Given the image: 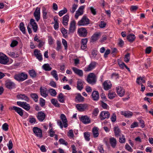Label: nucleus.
<instances>
[{
    "instance_id": "f3484780",
    "label": "nucleus",
    "mask_w": 153,
    "mask_h": 153,
    "mask_svg": "<svg viewBox=\"0 0 153 153\" xmlns=\"http://www.w3.org/2000/svg\"><path fill=\"white\" fill-rule=\"evenodd\" d=\"M96 63L95 62H91L88 66L85 68L84 71L88 72L92 70L96 67Z\"/></svg>"
},
{
    "instance_id": "1a4fd4ad",
    "label": "nucleus",
    "mask_w": 153,
    "mask_h": 153,
    "mask_svg": "<svg viewBox=\"0 0 153 153\" xmlns=\"http://www.w3.org/2000/svg\"><path fill=\"white\" fill-rule=\"evenodd\" d=\"M17 103L18 105L27 111L29 110L30 108V106L29 105L25 102L18 101L17 102Z\"/></svg>"
},
{
    "instance_id": "79ce46f5",
    "label": "nucleus",
    "mask_w": 153,
    "mask_h": 153,
    "mask_svg": "<svg viewBox=\"0 0 153 153\" xmlns=\"http://www.w3.org/2000/svg\"><path fill=\"white\" fill-rule=\"evenodd\" d=\"M31 97L35 102H37L38 101V96L36 93H31L30 94Z\"/></svg>"
},
{
    "instance_id": "5fc2aeb1",
    "label": "nucleus",
    "mask_w": 153,
    "mask_h": 153,
    "mask_svg": "<svg viewBox=\"0 0 153 153\" xmlns=\"http://www.w3.org/2000/svg\"><path fill=\"white\" fill-rule=\"evenodd\" d=\"M117 116L116 114L114 113H113L111 117V119L112 122H114L116 120Z\"/></svg>"
},
{
    "instance_id": "49530a36",
    "label": "nucleus",
    "mask_w": 153,
    "mask_h": 153,
    "mask_svg": "<svg viewBox=\"0 0 153 153\" xmlns=\"http://www.w3.org/2000/svg\"><path fill=\"white\" fill-rule=\"evenodd\" d=\"M29 74L30 76L32 78L35 77L36 75V74L35 71L33 70H29Z\"/></svg>"
},
{
    "instance_id": "bf43d9fd",
    "label": "nucleus",
    "mask_w": 153,
    "mask_h": 153,
    "mask_svg": "<svg viewBox=\"0 0 153 153\" xmlns=\"http://www.w3.org/2000/svg\"><path fill=\"white\" fill-rule=\"evenodd\" d=\"M108 98L110 99H112L115 97L116 95V94L115 93L110 92L108 94Z\"/></svg>"
},
{
    "instance_id": "5701e85b",
    "label": "nucleus",
    "mask_w": 153,
    "mask_h": 153,
    "mask_svg": "<svg viewBox=\"0 0 153 153\" xmlns=\"http://www.w3.org/2000/svg\"><path fill=\"white\" fill-rule=\"evenodd\" d=\"M113 130L115 135L116 137H118L121 136L122 134H121V130L118 126L114 127Z\"/></svg>"
},
{
    "instance_id": "69168bd1",
    "label": "nucleus",
    "mask_w": 153,
    "mask_h": 153,
    "mask_svg": "<svg viewBox=\"0 0 153 153\" xmlns=\"http://www.w3.org/2000/svg\"><path fill=\"white\" fill-rule=\"evenodd\" d=\"M7 145L9 150H11L12 149L13 147V144L11 140H9V143L7 144Z\"/></svg>"
},
{
    "instance_id": "8fccbe9b",
    "label": "nucleus",
    "mask_w": 153,
    "mask_h": 153,
    "mask_svg": "<svg viewBox=\"0 0 153 153\" xmlns=\"http://www.w3.org/2000/svg\"><path fill=\"white\" fill-rule=\"evenodd\" d=\"M78 5L75 4H74L72 6V8L70 9V11L71 13H73L75 11L77 8Z\"/></svg>"
},
{
    "instance_id": "393cba45",
    "label": "nucleus",
    "mask_w": 153,
    "mask_h": 153,
    "mask_svg": "<svg viewBox=\"0 0 153 153\" xmlns=\"http://www.w3.org/2000/svg\"><path fill=\"white\" fill-rule=\"evenodd\" d=\"M72 69L74 73L79 76H83V73L82 70L74 67H73Z\"/></svg>"
},
{
    "instance_id": "0eeeda50",
    "label": "nucleus",
    "mask_w": 153,
    "mask_h": 153,
    "mask_svg": "<svg viewBox=\"0 0 153 153\" xmlns=\"http://www.w3.org/2000/svg\"><path fill=\"white\" fill-rule=\"evenodd\" d=\"M110 115V114L108 111H102L100 114V118L101 120L108 119L109 118Z\"/></svg>"
},
{
    "instance_id": "a878e982",
    "label": "nucleus",
    "mask_w": 153,
    "mask_h": 153,
    "mask_svg": "<svg viewBox=\"0 0 153 153\" xmlns=\"http://www.w3.org/2000/svg\"><path fill=\"white\" fill-rule=\"evenodd\" d=\"M121 113L122 115L126 118L131 117L133 114L132 112L129 111H122Z\"/></svg>"
},
{
    "instance_id": "3c124183",
    "label": "nucleus",
    "mask_w": 153,
    "mask_h": 153,
    "mask_svg": "<svg viewBox=\"0 0 153 153\" xmlns=\"http://www.w3.org/2000/svg\"><path fill=\"white\" fill-rule=\"evenodd\" d=\"M50 93L51 95L52 96H55L57 94L56 90L53 89H51L49 90Z\"/></svg>"
},
{
    "instance_id": "9d476101",
    "label": "nucleus",
    "mask_w": 153,
    "mask_h": 153,
    "mask_svg": "<svg viewBox=\"0 0 153 153\" xmlns=\"http://www.w3.org/2000/svg\"><path fill=\"white\" fill-rule=\"evenodd\" d=\"M5 85L7 88L10 89L15 88V83L10 79L7 80L6 81Z\"/></svg>"
},
{
    "instance_id": "09e8293b",
    "label": "nucleus",
    "mask_w": 153,
    "mask_h": 153,
    "mask_svg": "<svg viewBox=\"0 0 153 153\" xmlns=\"http://www.w3.org/2000/svg\"><path fill=\"white\" fill-rule=\"evenodd\" d=\"M67 9L64 7L63 10H60L59 12V15L61 17L64 14L67 13Z\"/></svg>"
},
{
    "instance_id": "20e7f679",
    "label": "nucleus",
    "mask_w": 153,
    "mask_h": 153,
    "mask_svg": "<svg viewBox=\"0 0 153 153\" xmlns=\"http://www.w3.org/2000/svg\"><path fill=\"white\" fill-rule=\"evenodd\" d=\"M90 24V20L85 16H83L81 19L77 23L78 26H87Z\"/></svg>"
},
{
    "instance_id": "c85d7f7f",
    "label": "nucleus",
    "mask_w": 153,
    "mask_h": 153,
    "mask_svg": "<svg viewBox=\"0 0 153 153\" xmlns=\"http://www.w3.org/2000/svg\"><path fill=\"white\" fill-rule=\"evenodd\" d=\"M69 18V16L68 14L65 15L63 17L62 24L64 25L67 26L68 25Z\"/></svg>"
},
{
    "instance_id": "f257e3e1",
    "label": "nucleus",
    "mask_w": 153,
    "mask_h": 153,
    "mask_svg": "<svg viewBox=\"0 0 153 153\" xmlns=\"http://www.w3.org/2000/svg\"><path fill=\"white\" fill-rule=\"evenodd\" d=\"M60 118L62 121L63 124L61 120H58L57 122L58 125L61 129L63 128V126L65 128L67 127L68 126V121L65 116L63 114H62L61 115Z\"/></svg>"
},
{
    "instance_id": "f704fd0d",
    "label": "nucleus",
    "mask_w": 153,
    "mask_h": 153,
    "mask_svg": "<svg viewBox=\"0 0 153 153\" xmlns=\"http://www.w3.org/2000/svg\"><path fill=\"white\" fill-rule=\"evenodd\" d=\"M98 129L97 127H94L92 129V133L94 137H98L99 135L98 133Z\"/></svg>"
},
{
    "instance_id": "b1692460",
    "label": "nucleus",
    "mask_w": 153,
    "mask_h": 153,
    "mask_svg": "<svg viewBox=\"0 0 153 153\" xmlns=\"http://www.w3.org/2000/svg\"><path fill=\"white\" fill-rule=\"evenodd\" d=\"M11 109L15 110L18 114L20 116H22L23 115V110L20 108L18 107L15 106H13L11 107Z\"/></svg>"
},
{
    "instance_id": "e2e57ef3",
    "label": "nucleus",
    "mask_w": 153,
    "mask_h": 153,
    "mask_svg": "<svg viewBox=\"0 0 153 153\" xmlns=\"http://www.w3.org/2000/svg\"><path fill=\"white\" fill-rule=\"evenodd\" d=\"M45 100L42 98L40 99L39 104L42 107L44 106L45 105Z\"/></svg>"
},
{
    "instance_id": "052dcab7",
    "label": "nucleus",
    "mask_w": 153,
    "mask_h": 153,
    "mask_svg": "<svg viewBox=\"0 0 153 153\" xmlns=\"http://www.w3.org/2000/svg\"><path fill=\"white\" fill-rule=\"evenodd\" d=\"M62 42L64 46L65 49V50H67L68 48V45L67 41L65 39H62Z\"/></svg>"
},
{
    "instance_id": "c9c22d12",
    "label": "nucleus",
    "mask_w": 153,
    "mask_h": 153,
    "mask_svg": "<svg viewBox=\"0 0 153 153\" xmlns=\"http://www.w3.org/2000/svg\"><path fill=\"white\" fill-rule=\"evenodd\" d=\"M42 13H43V19H47L48 17L47 16L48 12L47 9L45 7H42Z\"/></svg>"
},
{
    "instance_id": "603ef678",
    "label": "nucleus",
    "mask_w": 153,
    "mask_h": 153,
    "mask_svg": "<svg viewBox=\"0 0 153 153\" xmlns=\"http://www.w3.org/2000/svg\"><path fill=\"white\" fill-rule=\"evenodd\" d=\"M56 44L57 46L56 48V49L57 51H59L62 48L61 42L59 40H57L56 41Z\"/></svg>"
},
{
    "instance_id": "e433bc0d",
    "label": "nucleus",
    "mask_w": 153,
    "mask_h": 153,
    "mask_svg": "<svg viewBox=\"0 0 153 153\" xmlns=\"http://www.w3.org/2000/svg\"><path fill=\"white\" fill-rule=\"evenodd\" d=\"M99 36V34L98 33H95L91 37V41L92 42H94L97 40L98 39Z\"/></svg>"
},
{
    "instance_id": "ddd939ff",
    "label": "nucleus",
    "mask_w": 153,
    "mask_h": 153,
    "mask_svg": "<svg viewBox=\"0 0 153 153\" xmlns=\"http://www.w3.org/2000/svg\"><path fill=\"white\" fill-rule=\"evenodd\" d=\"M84 7H85L84 6H81L76 11V14L75 15V17L76 19H77L79 16H81L83 14V9Z\"/></svg>"
},
{
    "instance_id": "f03ea898",
    "label": "nucleus",
    "mask_w": 153,
    "mask_h": 153,
    "mask_svg": "<svg viewBox=\"0 0 153 153\" xmlns=\"http://www.w3.org/2000/svg\"><path fill=\"white\" fill-rule=\"evenodd\" d=\"M27 75L23 72L16 74L14 76V78L19 82H22L27 79Z\"/></svg>"
},
{
    "instance_id": "2f4dec72",
    "label": "nucleus",
    "mask_w": 153,
    "mask_h": 153,
    "mask_svg": "<svg viewBox=\"0 0 153 153\" xmlns=\"http://www.w3.org/2000/svg\"><path fill=\"white\" fill-rule=\"evenodd\" d=\"M17 97L19 99H21L27 102H28L29 100V98L25 94H19L17 96Z\"/></svg>"
},
{
    "instance_id": "ea45409f",
    "label": "nucleus",
    "mask_w": 153,
    "mask_h": 153,
    "mask_svg": "<svg viewBox=\"0 0 153 153\" xmlns=\"http://www.w3.org/2000/svg\"><path fill=\"white\" fill-rule=\"evenodd\" d=\"M19 28L20 30L22 33L25 34V25L23 22H22L20 23L19 25Z\"/></svg>"
},
{
    "instance_id": "4be33fe9",
    "label": "nucleus",
    "mask_w": 153,
    "mask_h": 153,
    "mask_svg": "<svg viewBox=\"0 0 153 153\" xmlns=\"http://www.w3.org/2000/svg\"><path fill=\"white\" fill-rule=\"evenodd\" d=\"M39 52L40 51L38 50H35L34 52V55L39 61L41 62L43 58L42 55L41 53H39Z\"/></svg>"
},
{
    "instance_id": "4d7b16f0",
    "label": "nucleus",
    "mask_w": 153,
    "mask_h": 153,
    "mask_svg": "<svg viewBox=\"0 0 153 153\" xmlns=\"http://www.w3.org/2000/svg\"><path fill=\"white\" fill-rule=\"evenodd\" d=\"M99 151L101 153H103L104 152V150L103 148V145L100 144L98 147Z\"/></svg>"
},
{
    "instance_id": "37998d69",
    "label": "nucleus",
    "mask_w": 153,
    "mask_h": 153,
    "mask_svg": "<svg viewBox=\"0 0 153 153\" xmlns=\"http://www.w3.org/2000/svg\"><path fill=\"white\" fill-rule=\"evenodd\" d=\"M61 32L63 36L66 38L68 37V34L67 30L65 29L64 28L62 27L61 30Z\"/></svg>"
},
{
    "instance_id": "423d86ee",
    "label": "nucleus",
    "mask_w": 153,
    "mask_h": 153,
    "mask_svg": "<svg viewBox=\"0 0 153 153\" xmlns=\"http://www.w3.org/2000/svg\"><path fill=\"white\" fill-rule=\"evenodd\" d=\"M9 61L8 58L4 54L0 53V63L6 65Z\"/></svg>"
},
{
    "instance_id": "412c9836",
    "label": "nucleus",
    "mask_w": 153,
    "mask_h": 153,
    "mask_svg": "<svg viewBox=\"0 0 153 153\" xmlns=\"http://www.w3.org/2000/svg\"><path fill=\"white\" fill-rule=\"evenodd\" d=\"M40 91L41 95L44 97L45 98L48 95V92L46 88L40 87Z\"/></svg>"
},
{
    "instance_id": "6e6552de",
    "label": "nucleus",
    "mask_w": 153,
    "mask_h": 153,
    "mask_svg": "<svg viewBox=\"0 0 153 153\" xmlns=\"http://www.w3.org/2000/svg\"><path fill=\"white\" fill-rule=\"evenodd\" d=\"M77 33L79 36L84 37H86L88 33L87 30L85 28L83 27L79 28Z\"/></svg>"
},
{
    "instance_id": "39448f33",
    "label": "nucleus",
    "mask_w": 153,
    "mask_h": 153,
    "mask_svg": "<svg viewBox=\"0 0 153 153\" xmlns=\"http://www.w3.org/2000/svg\"><path fill=\"white\" fill-rule=\"evenodd\" d=\"M33 131L36 137L39 138H41L42 137V130L40 128L36 127H35L33 128Z\"/></svg>"
},
{
    "instance_id": "2eb2a0df",
    "label": "nucleus",
    "mask_w": 153,
    "mask_h": 153,
    "mask_svg": "<svg viewBox=\"0 0 153 153\" xmlns=\"http://www.w3.org/2000/svg\"><path fill=\"white\" fill-rule=\"evenodd\" d=\"M80 120L84 124H87L91 123V120L87 115L82 116L79 117Z\"/></svg>"
},
{
    "instance_id": "aec40b11",
    "label": "nucleus",
    "mask_w": 153,
    "mask_h": 153,
    "mask_svg": "<svg viewBox=\"0 0 153 153\" xmlns=\"http://www.w3.org/2000/svg\"><path fill=\"white\" fill-rule=\"evenodd\" d=\"M104 88L105 90H108L111 88L112 86L111 82L109 80L105 81L103 84Z\"/></svg>"
},
{
    "instance_id": "f8f14e48",
    "label": "nucleus",
    "mask_w": 153,
    "mask_h": 153,
    "mask_svg": "<svg viewBox=\"0 0 153 153\" xmlns=\"http://www.w3.org/2000/svg\"><path fill=\"white\" fill-rule=\"evenodd\" d=\"M88 105L86 104H77L76 107L77 109L80 111H83L88 109Z\"/></svg>"
},
{
    "instance_id": "a211bd4d",
    "label": "nucleus",
    "mask_w": 153,
    "mask_h": 153,
    "mask_svg": "<svg viewBox=\"0 0 153 153\" xmlns=\"http://www.w3.org/2000/svg\"><path fill=\"white\" fill-rule=\"evenodd\" d=\"M30 24L34 32H36L38 28V27L36 23L35 22V20L33 19H31L30 21Z\"/></svg>"
},
{
    "instance_id": "bb28decb",
    "label": "nucleus",
    "mask_w": 153,
    "mask_h": 153,
    "mask_svg": "<svg viewBox=\"0 0 153 153\" xmlns=\"http://www.w3.org/2000/svg\"><path fill=\"white\" fill-rule=\"evenodd\" d=\"M83 81L81 79H78L77 82V88L79 90L81 91L83 88Z\"/></svg>"
},
{
    "instance_id": "a18cd8bd",
    "label": "nucleus",
    "mask_w": 153,
    "mask_h": 153,
    "mask_svg": "<svg viewBox=\"0 0 153 153\" xmlns=\"http://www.w3.org/2000/svg\"><path fill=\"white\" fill-rule=\"evenodd\" d=\"M84 137L86 140L89 141L90 140V133L89 132H85L84 133Z\"/></svg>"
},
{
    "instance_id": "473e14b6",
    "label": "nucleus",
    "mask_w": 153,
    "mask_h": 153,
    "mask_svg": "<svg viewBox=\"0 0 153 153\" xmlns=\"http://www.w3.org/2000/svg\"><path fill=\"white\" fill-rule=\"evenodd\" d=\"M135 38V36L133 34H130L127 36V40L131 42H134Z\"/></svg>"
},
{
    "instance_id": "4c0bfd02",
    "label": "nucleus",
    "mask_w": 153,
    "mask_h": 153,
    "mask_svg": "<svg viewBox=\"0 0 153 153\" xmlns=\"http://www.w3.org/2000/svg\"><path fill=\"white\" fill-rule=\"evenodd\" d=\"M51 102L55 107H59L60 105L55 99H52L51 100Z\"/></svg>"
},
{
    "instance_id": "774afa93",
    "label": "nucleus",
    "mask_w": 153,
    "mask_h": 153,
    "mask_svg": "<svg viewBox=\"0 0 153 153\" xmlns=\"http://www.w3.org/2000/svg\"><path fill=\"white\" fill-rule=\"evenodd\" d=\"M36 119L34 117H30L29 118V122L31 124H34L36 122Z\"/></svg>"
},
{
    "instance_id": "864d4df0",
    "label": "nucleus",
    "mask_w": 153,
    "mask_h": 153,
    "mask_svg": "<svg viewBox=\"0 0 153 153\" xmlns=\"http://www.w3.org/2000/svg\"><path fill=\"white\" fill-rule=\"evenodd\" d=\"M119 138V142L121 143H124L126 142V139L125 137V136L122 134L121 136H120Z\"/></svg>"
},
{
    "instance_id": "680f3d73",
    "label": "nucleus",
    "mask_w": 153,
    "mask_h": 153,
    "mask_svg": "<svg viewBox=\"0 0 153 153\" xmlns=\"http://www.w3.org/2000/svg\"><path fill=\"white\" fill-rule=\"evenodd\" d=\"M59 142L61 144H63L65 146H67L68 145L67 142L63 139L60 138L59 139Z\"/></svg>"
},
{
    "instance_id": "de8ad7c7",
    "label": "nucleus",
    "mask_w": 153,
    "mask_h": 153,
    "mask_svg": "<svg viewBox=\"0 0 153 153\" xmlns=\"http://www.w3.org/2000/svg\"><path fill=\"white\" fill-rule=\"evenodd\" d=\"M130 54L129 53H127L126 55H125L124 59V61L126 62H128L130 59Z\"/></svg>"
},
{
    "instance_id": "72a5a7b5",
    "label": "nucleus",
    "mask_w": 153,
    "mask_h": 153,
    "mask_svg": "<svg viewBox=\"0 0 153 153\" xmlns=\"http://www.w3.org/2000/svg\"><path fill=\"white\" fill-rule=\"evenodd\" d=\"M75 100L77 102H82L84 101V98L82 96L80 93H78L76 97Z\"/></svg>"
},
{
    "instance_id": "cd10ccee",
    "label": "nucleus",
    "mask_w": 153,
    "mask_h": 153,
    "mask_svg": "<svg viewBox=\"0 0 153 153\" xmlns=\"http://www.w3.org/2000/svg\"><path fill=\"white\" fill-rule=\"evenodd\" d=\"M91 96L93 100L94 101H97L99 98V94L97 91H93L92 93Z\"/></svg>"
},
{
    "instance_id": "9b49d317",
    "label": "nucleus",
    "mask_w": 153,
    "mask_h": 153,
    "mask_svg": "<svg viewBox=\"0 0 153 153\" xmlns=\"http://www.w3.org/2000/svg\"><path fill=\"white\" fill-rule=\"evenodd\" d=\"M76 22L74 20L71 21L70 24L69 33H73L76 29Z\"/></svg>"
},
{
    "instance_id": "6ab92c4d",
    "label": "nucleus",
    "mask_w": 153,
    "mask_h": 153,
    "mask_svg": "<svg viewBox=\"0 0 153 153\" xmlns=\"http://www.w3.org/2000/svg\"><path fill=\"white\" fill-rule=\"evenodd\" d=\"M45 114L42 111L38 113L36 117L40 122H42L44 121L45 118Z\"/></svg>"
},
{
    "instance_id": "c756f323",
    "label": "nucleus",
    "mask_w": 153,
    "mask_h": 153,
    "mask_svg": "<svg viewBox=\"0 0 153 153\" xmlns=\"http://www.w3.org/2000/svg\"><path fill=\"white\" fill-rule=\"evenodd\" d=\"M87 41V38L83 39L82 40L81 44V48L82 49L84 50L86 48Z\"/></svg>"
},
{
    "instance_id": "dca6fc26",
    "label": "nucleus",
    "mask_w": 153,
    "mask_h": 153,
    "mask_svg": "<svg viewBox=\"0 0 153 153\" xmlns=\"http://www.w3.org/2000/svg\"><path fill=\"white\" fill-rule=\"evenodd\" d=\"M117 92L118 95L120 97L123 96L125 93V90L123 87L118 86L116 88Z\"/></svg>"
},
{
    "instance_id": "4468645a",
    "label": "nucleus",
    "mask_w": 153,
    "mask_h": 153,
    "mask_svg": "<svg viewBox=\"0 0 153 153\" xmlns=\"http://www.w3.org/2000/svg\"><path fill=\"white\" fill-rule=\"evenodd\" d=\"M37 22H38L40 19V8L37 7L33 14Z\"/></svg>"
},
{
    "instance_id": "a19ab883",
    "label": "nucleus",
    "mask_w": 153,
    "mask_h": 153,
    "mask_svg": "<svg viewBox=\"0 0 153 153\" xmlns=\"http://www.w3.org/2000/svg\"><path fill=\"white\" fill-rule=\"evenodd\" d=\"M42 68L45 71H50L52 69V68L48 63L44 64L42 66Z\"/></svg>"
},
{
    "instance_id": "0e129e2a",
    "label": "nucleus",
    "mask_w": 153,
    "mask_h": 153,
    "mask_svg": "<svg viewBox=\"0 0 153 153\" xmlns=\"http://www.w3.org/2000/svg\"><path fill=\"white\" fill-rule=\"evenodd\" d=\"M118 64L119 65L120 67L122 68H123L124 67L125 65V64L123 62H122L120 60H118Z\"/></svg>"
},
{
    "instance_id": "58836bf2",
    "label": "nucleus",
    "mask_w": 153,
    "mask_h": 153,
    "mask_svg": "<svg viewBox=\"0 0 153 153\" xmlns=\"http://www.w3.org/2000/svg\"><path fill=\"white\" fill-rule=\"evenodd\" d=\"M58 98L59 101L61 103H63L65 101L64 97L62 93H60L58 97Z\"/></svg>"
},
{
    "instance_id": "c03bdc74",
    "label": "nucleus",
    "mask_w": 153,
    "mask_h": 153,
    "mask_svg": "<svg viewBox=\"0 0 153 153\" xmlns=\"http://www.w3.org/2000/svg\"><path fill=\"white\" fill-rule=\"evenodd\" d=\"M51 75L57 81L58 79V76L57 74V71L56 70L53 71L51 73Z\"/></svg>"
},
{
    "instance_id": "7c9ffc66",
    "label": "nucleus",
    "mask_w": 153,
    "mask_h": 153,
    "mask_svg": "<svg viewBox=\"0 0 153 153\" xmlns=\"http://www.w3.org/2000/svg\"><path fill=\"white\" fill-rule=\"evenodd\" d=\"M109 143L113 148H115L117 145V140L115 138L112 137L109 139Z\"/></svg>"
},
{
    "instance_id": "7ed1b4c3",
    "label": "nucleus",
    "mask_w": 153,
    "mask_h": 153,
    "mask_svg": "<svg viewBox=\"0 0 153 153\" xmlns=\"http://www.w3.org/2000/svg\"><path fill=\"white\" fill-rule=\"evenodd\" d=\"M86 80L89 83L93 85L96 82V76L94 73H90L88 76Z\"/></svg>"
},
{
    "instance_id": "338daca9",
    "label": "nucleus",
    "mask_w": 153,
    "mask_h": 153,
    "mask_svg": "<svg viewBox=\"0 0 153 153\" xmlns=\"http://www.w3.org/2000/svg\"><path fill=\"white\" fill-rule=\"evenodd\" d=\"M18 44V42L16 40L13 41L10 44V46L12 47H13L16 46Z\"/></svg>"
},
{
    "instance_id": "6e6d98bb",
    "label": "nucleus",
    "mask_w": 153,
    "mask_h": 153,
    "mask_svg": "<svg viewBox=\"0 0 153 153\" xmlns=\"http://www.w3.org/2000/svg\"><path fill=\"white\" fill-rule=\"evenodd\" d=\"M125 148L126 150L130 152H132L133 151V149L128 143L126 144L125 146Z\"/></svg>"
},
{
    "instance_id": "13d9d810",
    "label": "nucleus",
    "mask_w": 153,
    "mask_h": 153,
    "mask_svg": "<svg viewBox=\"0 0 153 153\" xmlns=\"http://www.w3.org/2000/svg\"><path fill=\"white\" fill-rule=\"evenodd\" d=\"M2 129L5 131H7L8 129V125L7 123H5L2 126Z\"/></svg>"
}]
</instances>
